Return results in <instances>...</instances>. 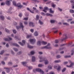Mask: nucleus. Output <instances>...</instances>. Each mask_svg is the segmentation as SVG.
I'll list each match as a JSON object with an SVG mask.
<instances>
[{
	"instance_id": "4be33fe9",
	"label": "nucleus",
	"mask_w": 74,
	"mask_h": 74,
	"mask_svg": "<svg viewBox=\"0 0 74 74\" xmlns=\"http://www.w3.org/2000/svg\"><path fill=\"white\" fill-rule=\"evenodd\" d=\"M36 60V58L34 56H32V62H35Z\"/></svg>"
},
{
	"instance_id": "774afa93",
	"label": "nucleus",
	"mask_w": 74,
	"mask_h": 74,
	"mask_svg": "<svg viewBox=\"0 0 74 74\" xmlns=\"http://www.w3.org/2000/svg\"><path fill=\"white\" fill-rule=\"evenodd\" d=\"M35 12H36L38 13V10H37V9H36V10H35Z\"/></svg>"
},
{
	"instance_id": "393cba45",
	"label": "nucleus",
	"mask_w": 74,
	"mask_h": 74,
	"mask_svg": "<svg viewBox=\"0 0 74 74\" xmlns=\"http://www.w3.org/2000/svg\"><path fill=\"white\" fill-rule=\"evenodd\" d=\"M50 13H52V14H53L54 13V12L52 10V9L50 8L49 9Z\"/></svg>"
},
{
	"instance_id": "79ce46f5",
	"label": "nucleus",
	"mask_w": 74,
	"mask_h": 74,
	"mask_svg": "<svg viewBox=\"0 0 74 74\" xmlns=\"http://www.w3.org/2000/svg\"><path fill=\"white\" fill-rule=\"evenodd\" d=\"M32 37V35H27V38H30V37Z\"/></svg>"
},
{
	"instance_id": "aec40b11",
	"label": "nucleus",
	"mask_w": 74,
	"mask_h": 74,
	"mask_svg": "<svg viewBox=\"0 0 74 74\" xmlns=\"http://www.w3.org/2000/svg\"><path fill=\"white\" fill-rule=\"evenodd\" d=\"M13 5H14V6L16 7L17 6V5L16 4V2L14 1L12 2Z\"/></svg>"
},
{
	"instance_id": "8fccbe9b",
	"label": "nucleus",
	"mask_w": 74,
	"mask_h": 74,
	"mask_svg": "<svg viewBox=\"0 0 74 74\" xmlns=\"http://www.w3.org/2000/svg\"><path fill=\"white\" fill-rule=\"evenodd\" d=\"M58 42H59V40H56L55 43H56V44H58Z\"/></svg>"
},
{
	"instance_id": "412c9836",
	"label": "nucleus",
	"mask_w": 74,
	"mask_h": 74,
	"mask_svg": "<svg viewBox=\"0 0 74 74\" xmlns=\"http://www.w3.org/2000/svg\"><path fill=\"white\" fill-rule=\"evenodd\" d=\"M4 69H6V71L7 73H9L10 72V69L7 68H4Z\"/></svg>"
},
{
	"instance_id": "2eb2a0df",
	"label": "nucleus",
	"mask_w": 74,
	"mask_h": 74,
	"mask_svg": "<svg viewBox=\"0 0 74 74\" xmlns=\"http://www.w3.org/2000/svg\"><path fill=\"white\" fill-rule=\"evenodd\" d=\"M21 63L23 65V66H26L27 62H21Z\"/></svg>"
},
{
	"instance_id": "2f4dec72",
	"label": "nucleus",
	"mask_w": 74,
	"mask_h": 74,
	"mask_svg": "<svg viewBox=\"0 0 74 74\" xmlns=\"http://www.w3.org/2000/svg\"><path fill=\"white\" fill-rule=\"evenodd\" d=\"M24 23L25 25H27L28 24V22H27V21H25L24 22Z\"/></svg>"
},
{
	"instance_id": "39448f33",
	"label": "nucleus",
	"mask_w": 74,
	"mask_h": 74,
	"mask_svg": "<svg viewBox=\"0 0 74 74\" xmlns=\"http://www.w3.org/2000/svg\"><path fill=\"white\" fill-rule=\"evenodd\" d=\"M54 68L55 69H57L58 71H59L61 68L60 66L58 65L57 66H54Z\"/></svg>"
},
{
	"instance_id": "13d9d810",
	"label": "nucleus",
	"mask_w": 74,
	"mask_h": 74,
	"mask_svg": "<svg viewBox=\"0 0 74 74\" xmlns=\"http://www.w3.org/2000/svg\"><path fill=\"white\" fill-rule=\"evenodd\" d=\"M5 5V3L3 2L1 3V5Z\"/></svg>"
},
{
	"instance_id": "680f3d73",
	"label": "nucleus",
	"mask_w": 74,
	"mask_h": 74,
	"mask_svg": "<svg viewBox=\"0 0 74 74\" xmlns=\"http://www.w3.org/2000/svg\"><path fill=\"white\" fill-rule=\"evenodd\" d=\"M54 46V47H58V44H56L55 45H53Z\"/></svg>"
},
{
	"instance_id": "052dcab7",
	"label": "nucleus",
	"mask_w": 74,
	"mask_h": 74,
	"mask_svg": "<svg viewBox=\"0 0 74 74\" xmlns=\"http://www.w3.org/2000/svg\"><path fill=\"white\" fill-rule=\"evenodd\" d=\"M49 74H55V73L53 72H50Z\"/></svg>"
},
{
	"instance_id": "bb28decb",
	"label": "nucleus",
	"mask_w": 74,
	"mask_h": 74,
	"mask_svg": "<svg viewBox=\"0 0 74 74\" xmlns=\"http://www.w3.org/2000/svg\"><path fill=\"white\" fill-rule=\"evenodd\" d=\"M65 36L66 37V38H64L63 39H61V41H64V40H65L66 39V37H67L66 36V34H65Z\"/></svg>"
},
{
	"instance_id": "de8ad7c7",
	"label": "nucleus",
	"mask_w": 74,
	"mask_h": 74,
	"mask_svg": "<svg viewBox=\"0 0 74 74\" xmlns=\"http://www.w3.org/2000/svg\"><path fill=\"white\" fill-rule=\"evenodd\" d=\"M18 15L20 17H22V13H20Z\"/></svg>"
},
{
	"instance_id": "f704fd0d",
	"label": "nucleus",
	"mask_w": 74,
	"mask_h": 74,
	"mask_svg": "<svg viewBox=\"0 0 74 74\" xmlns=\"http://www.w3.org/2000/svg\"><path fill=\"white\" fill-rule=\"evenodd\" d=\"M63 25H66V26H69V24L66 23H63Z\"/></svg>"
},
{
	"instance_id": "f3484780",
	"label": "nucleus",
	"mask_w": 74,
	"mask_h": 74,
	"mask_svg": "<svg viewBox=\"0 0 74 74\" xmlns=\"http://www.w3.org/2000/svg\"><path fill=\"white\" fill-rule=\"evenodd\" d=\"M0 19L2 21H4L5 19L4 17L3 16H0Z\"/></svg>"
},
{
	"instance_id": "6ab92c4d",
	"label": "nucleus",
	"mask_w": 74,
	"mask_h": 74,
	"mask_svg": "<svg viewBox=\"0 0 74 74\" xmlns=\"http://www.w3.org/2000/svg\"><path fill=\"white\" fill-rule=\"evenodd\" d=\"M27 47L29 48H30V49H32V48H33V46H31L27 44Z\"/></svg>"
},
{
	"instance_id": "e2e57ef3",
	"label": "nucleus",
	"mask_w": 74,
	"mask_h": 74,
	"mask_svg": "<svg viewBox=\"0 0 74 74\" xmlns=\"http://www.w3.org/2000/svg\"><path fill=\"white\" fill-rule=\"evenodd\" d=\"M6 47H7V48L9 47V45H8V44L7 43L6 44Z\"/></svg>"
},
{
	"instance_id": "5fc2aeb1",
	"label": "nucleus",
	"mask_w": 74,
	"mask_h": 74,
	"mask_svg": "<svg viewBox=\"0 0 74 74\" xmlns=\"http://www.w3.org/2000/svg\"><path fill=\"white\" fill-rule=\"evenodd\" d=\"M1 63L2 64H3V65H4L5 64V62L4 61H2L1 62Z\"/></svg>"
},
{
	"instance_id": "0eeeda50",
	"label": "nucleus",
	"mask_w": 74,
	"mask_h": 74,
	"mask_svg": "<svg viewBox=\"0 0 74 74\" xmlns=\"http://www.w3.org/2000/svg\"><path fill=\"white\" fill-rule=\"evenodd\" d=\"M50 44L49 43H48L47 46L44 47H42V49H44L45 48V49H49V46L50 45Z\"/></svg>"
},
{
	"instance_id": "a19ab883",
	"label": "nucleus",
	"mask_w": 74,
	"mask_h": 74,
	"mask_svg": "<svg viewBox=\"0 0 74 74\" xmlns=\"http://www.w3.org/2000/svg\"><path fill=\"white\" fill-rule=\"evenodd\" d=\"M13 49H14V51L16 52H17V51H18V50L16 48H13Z\"/></svg>"
},
{
	"instance_id": "9b49d317",
	"label": "nucleus",
	"mask_w": 74,
	"mask_h": 74,
	"mask_svg": "<svg viewBox=\"0 0 74 74\" xmlns=\"http://www.w3.org/2000/svg\"><path fill=\"white\" fill-rule=\"evenodd\" d=\"M44 9L42 10V11L45 12H47V10H48V8L47 7H45L44 8Z\"/></svg>"
},
{
	"instance_id": "f03ea898",
	"label": "nucleus",
	"mask_w": 74,
	"mask_h": 74,
	"mask_svg": "<svg viewBox=\"0 0 74 74\" xmlns=\"http://www.w3.org/2000/svg\"><path fill=\"white\" fill-rule=\"evenodd\" d=\"M20 26H18L16 27L17 30H19L20 29H21V27L22 28V30H23V28L24 27V26L23 25V24L22 23H20Z\"/></svg>"
},
{
	"instance_id": "a211bd4d",
	"label": "nucleus",
	"mask_w": 74,
	"mask_h": 74,
	"mask_svg": "<svg viewBox=\"0 0 74 74\" xmlns=\"http://www.w3.org/2000/svg\"><path fill=\"white\" fill-rule=\"evenodd\" d=\"M34 35L35 36H38V33L37 31H36L34 33Z\"/></svg>"
},
{
	"instance_id": "c85d7f7f",
	"label": "nucleus",
	"mask_w": 74,
	"mask_h": 74,
	"mask_svg": "<svg viewBox=\"0 0 74 74\" xmlns=\"http://www.w3.org/2000/svg\"><path fill=\"white\" fill-rule=\"evenodd\" d=\"M32 3H36L37 2V0H32Z\"/></svg>"
},
{
	"instance_id": "dca6fc26",
	"label": "nucleus",
	"mask_w": 74,
	"mask_h": 74,
	"mask_svg": "<svg viewBox=\"0 0 74 74\" xmlns=\"http://www.w3.org/2000/svg\"><path fill=\"white\" fill-rule=\"evenodd\" d=\"M27 9L28 11H30V12H31V13H32V14H34V12L31 11V10H30V8H27Z\"/></svg>"
},
{
	"instance_id": "bf43d9fd",
	"label": "nucleus",
	"mask_w": 74,
	"mask_h": 74,
	"mask_svg": "<svg viewBox=\"0 0 74 74\" xmlns=\"http://www.w3.org/2000/svg\"><path fill=\"white\" fill-rule=\"evenodd\" d=\"M52 6L53 8H55V4H52Z\"/></svg>"
},
{
	"instance_id": "49530a36",
	"label": "nucleus",
	"mask_w": 74,
	"mask_h": 74,
	"mask_svg": "<svg viewBox=\"0 0 74 74\" xmlns=\"http://www.w3.org/2000/svg\"><path fill=\"white\" fill-rule=\"evenodd\" d=\"M4 52V51L3 50L1 51V53H0V55H2L3 53Z\"/></svg>"
},
{
	"instance_id": "c03bdc74",
	"label": "nucleus",
	"mask_w": 74,
	"mask_h": 74,
	"mask_svg": "<svg viewBox=\"0 0 74 74\" xmlns=\"http://www.w3.org/2000/svg\"><path fill=\"white\" fill-rule=\"evenodd\" d=\"M21 53H22V52L19 51L17 53V55H21Z\"/></svg>"
},
{
	"instance_id": "5701e85b",
	"label": "nucleus",
	"mask_w": 74,
	"mask_h": 74,
	"mask_svg": "<svg viewBox=\"0 0 74 74\" xmlns=\"http://www.w3.org/2000/svg\"><path fill=\"white\" fill-rule=\"evenodd\" d=\"M54 62V63H60V62H61V61L60 60H56Z\"/></svg>"
},
{
	"instance_id": "09e8293b",
	"label": "nucleus",
	"mask_w": 74,
	"mask_h": 74,
	"mask_svg": "<svg viewBox=\"0 0 74 74\" xmlns=\"http://www.w3.org/2000/svg\"><path fill=\"white\" fill-rule=\"evenodd\" d=\"M72 53H71V55H73V54H74V51L73 50H72L71 51Z\"/></svg>"
},
{
	"instance_id": "37998d69",
	"label": "nucleus",
	"mask_w": 74,
	"mask_h": 74,
	"mask_svg": "<svg viewBox=\"0 0 74 74\" xmlns=\"http://www.w3.org/2000/svg\"><path fill=\"white\" fill-rule=\"evenodd\" d=\"M48 69H52V66L51 65H49L48 67Z\"/></svg>"
},
{
	"instance_id": "f8f14e48",
	"label": "nucleus",
	"mask_w": 74,
	"mask_h": 74,
	"mask_svg": "<svg viewBox=\"0 0 74 74\" xmlns=\"http://www.w3.org/2000/svg\"><path fill=\"white\" fill-rule=\"evenodd\" d=\"M4 40L5 41H10V40H12V39L11 38H10L9 39L7 38H5Z\"/></svg>"
},
{
	"instance_id": "4d7b16f0",
	"label": "nucleus",
	"mask_w": 74,
	"mask_h": 74,
	"mask_svg": "<svg viewBox=\"0 0 74 74\" xmlns=\"http://www.w3.org/2000/svg\"><path fill=\"white\" fill-rule=\"evenodd\" d=\"M72 20H73V19H71L68 20H67V21L68 22H69V21H72Z\"/></svg>"
},
{
	"instance_id": "58836bf2",
	"label": "nucleus",
	"mask_w": 74,
	"mask_h": 74,
	"mask_svg": "<svg viewBox=\"0 0 74 74\" xmlns=\"http://www.w3.org/2000/svg\"><path fill=\"white\" fill-rule=\"evenodd\" d=\"M70 13H74V10H70Z\"/></svg>"
},
{
	"instance_id": "4468645a",
	"label": "nucleus",
	"mask_w": 74,
	"mask_h": 74,
	"mask_svg": "<svg viewBox=\"0 0 74 74\" xmlns=\"http://www.w3.org/2000/svg\"><path fill=\"white\" fill-rule=\"evenodd\" d=\"M29 26H32V27H34V25L33 24V22H30L29 23Z\"/></svg>"
},
{
	"instance_id": "e433bc0d",
	"label": "nucleus",
	"mask_w": 74,
	"mask_h": 74,
	"mask_svg": "<svg viewBox=\"0 0 74 74\" xmlns=\"http://www.w3.org/2000/svg\"><path fill=\"white\" fill-rule=\"evenodd\" d=\"M60 57H61V56L59 55H58L57 56H56V58L57 59H59V58H60Z\"/></svg>"
},
{
	"instance_id": "338daca9",
	"label": "nucleus",
	"mask_w": 74,
	"mask_h": 74,
	"mask_svg": "<svg viewBox=\"0 0 74 74\" xmlns=\"http://www.w3.org/2000/svg\"><path fill=\"white\" fill-rule=\"evenodd\" d=\"M70 2L71 3H72V4H74V1H72L71 0L70 1Z\"/></svg>"
},
{
	"instance_id": "a878e982",
	"label": "nucleus",
	"mask_w": 74,
	"mask_h": 74,
	"mask_svg": "<svg viewBox=\"0 0 74 74\" xmlns=\"http://www.w3.org/2000/svg\"><path fill=\"white\" fill-rule=\"evenodd\" d=\"M34 53H35V52L33 51H32L30 52V54L32 55H34Z\"/></svg>"
},
{
	"instance_id": "0e129e2a",
	"label": "nucleus",
	"mask_w": 74,
	"mask_h": 74,
	"mask_svg": "<svg viewBox=\"0 0 74 74\" xmlns=\"http://www.w3.org/2000/svg\"><path fill=\"white\" fill-rule=\"evenodd\" d=\"M64 64H68V62H64Z\"/></svg>"
},
{
	"instance_id": "c756f323",
	"label": "nucleus",
	"mask_w": 74,
	"mask_h": 74,
	"mask_svg": "<svg viewBox=\"0 0 74 74\" xmlns=\"http://www.w3.org/2000/svg\"><path fill=\"white\" fill-rule=\"evenodd\" d=\"M39 19V16H38V15H37L36 16V20L38 21Z\"/></svg>"
},
{
	"instance_id": "c9c22d12",
	"label": "nucleus",
	"mask_w": 74,
	"mask_h": 74,
	"mask_svg": "<svg viewBox=\"0 0 74 74\" xmlns=\"http://www.w3.org/2000/svg\"><path fill=\"white\" fill-rule=\"evenodd\" d=\"M65 58H71V56H64Z\"/></svg>"
},
{
	"instance_id": "6e6552de",
	"label": "nucleus",
	"mask_w": 74,
	"mask_h": 74,
	"mask_svg": "<svg viewBox=\"0 0 74 74\" xmlns=\"http://www.w3.org/2000/svg\"><path fill=\"white\" fill-rule=\"evenodd\" d=\"M12 1V0H10L9 1L7 0L6 1V4L8 5H10V3Z\"/></svg>"
},
{
	"instance_id": "7ed1b4c3",
	"label": "nucleus",
	"mask_w": 74,
	"mask_h": 74,
	"mask_svg": "<svg viewBox=\"0 0 74 74\" xmlns=\"http://www.w3.org/2000/svg\"><path fill=\"white\" fill-rule=\"evenodd\" d=\"M17 7L18 8V10H19V9H21V8H23V5H21V3H18L17 4Z\"/></svg>"
},
{
	"instance_id": "4c0bfd02",
	"label": "nucleus",
	"mask_w": 74,
	"mask_h": 74,
	"mask_svg": "<svg viewBox=\"0 0 74 74\" xmlns=\"http://www.w3.org/2000/svg\"><path fill=\"white\" fill-rule=\"evenodd\" d=\"M66 68H64L63 69V70H62V73H63V72H64V71H66Z\"/></svg>"
},
{
	"instance_id": "69168bd1",
	"label": "nucleus",
	"mask_w": 74,
	"mask_h": 74,
	"mask_svg": "<svg viewBox=\"0 0 74 74\" xmlns=\"http://www.w3.org/2000/svg\"><path fill=\"white\" fill-rule=\"evenodd\" d=\"M46 16H49V15H50V14L48 13H47L46 14Z\"/></svg>"
},
{
	"instance_id": "ea45409f",
	"label": "nucleus",
	"mask_w": 74,
	"mask_h": 74,
	"mask_svg": "<svg viewBox=\"0 0 74 74\" xmlns=\"http://www.w3.org/2000/svg\"><path fill=\"white\" fill-rule=\"evenodd\" d=\"M28 19H29L28 17H25L24 18L23 20H25V21H27L28 20Z\"/></svg>"
},
{
	"instance_id": "603ef678",
	"label": "nucleus",
	"mask_w": 74,
	"mask_h": 74,
	"mask_svg": "<svg viewBox=\"0 0 74 74\" xmlns=\"http://www.w3.org/2000/svg\"><path fill=\"white\" fill-rule=\"evenodd\" d=\"M8 65H12V62H9L8 63Z\"/></svg>"
},
{
	"instance_id": "864d4df0",
	"label": "nucleus",
	"mask_w": 74,
	"mask_h": 74,
	"mask_svg": "<svg viewBox=\"0 0 74 74\" xmlns=\"http://www.w3.org/2000/svg\"><path fill=\"white\" fill-rule=\"evenodd\" d=\"M58 9L60 11H62V9H60V8H58Z\"/></svg>"
},
{
	"instance_id": "423d86ee",
	"label": "nucleus",
	"mask_w": 74,
	"mask_h": 74,
	"mask_svg": "<svg viewBox=\"0 0 74 74\" xmlns=\"http://www.w3.org/2000/svg\"><path fill=\"white\" fill-rule=\"evenodd\" d=\"M22 43L21 42H19L18 43L19 44L21 45V46H23V45H25V40H23L22 41Z\"/></svg>"
},
{
	"instance_id": "3c124183",
	"label": "nucleus",
	"mask_w": 74,
	"mask_h": 74,
	"mask_svg": "<svg viewBox=\"0 0 74 74\" xmlns=\"http://www.w3.org/2000/svg\"><path fill=\"white\" fill-rule=\"evenodd\" d=\"M30 31L32 32V33H33V32H34V29H31L30 30Z\"/></svg>"
},
{
	"instance_id": "7c9ffc66",
	"label": "nucleus",
	"mask_w": 74,
	"mask_h": 74,
	"mask_svg": "<svg viewBox=\"0 0 74 74\" xmlns=\"http://www.w3.org/2000/svg\"><path fill=\"white\" fill-rule=\"evenodd\" d=\"M50 22L51 23H55V21L53 20H51L50 21Z\"/></svg>"
},
{
	"instance_id": "9d476101",
	"label": "nucleus",
	"mask_w": 74,
	"mask_h": 74,
	"mask_svg": "<svg viewBox=\"0 0 74 74\" xmlns=\"http://www.w3.org/2000/svg\"><path fill=\"white\" fill-rule=\"evenodd\" d=\"M12 44V45H14V46H16V47H19V45H18V44H17L16 43H10V44Z\"/></svg>"
},
{
	"instance_id": "a18cd8bd",
	"label": "nucleus",
	"mask_w": 74,
	"mask_h": 74,
	"mask_svg": "<svg viewBox=\"0 0 74 74\" xmlns=\"http://www.w3.org/2000/svg\"><path fill=\"white\" fill-rule=\"evenodd\" d=\"M13 32L14 34H16V31L15 30H13Z\"/></svg>"
},
{
	"instance_id": "6e6d98bb",
	"label": "nucleus",
	"mask_w": 74,
	"mask_h": 74,
	"mask_svg": "<svg viewBox=\"0 0 74 74\" xmlns=\"http://www.w3.org/2000/svg\"><path fill=\"white\" fill-rule=\"evenodd\" d=\"M42 15H43L44 16H45V14L44 13L42 12L41 13Z\"/></svg>"
},
{
	"instance_id": "72a5a7b5",
	"label": "nucleus",
	"mask_w": 74,
	"mask_h": 74,
	"mask_svg": "<svg viewBox=\"0 0 74 74\" xmlns=\"http://www.w3.org/2000/svg\"><path fill=\"white\" fill-rule=\"evenodd\" d=\"M5 31L6 32H7V33H9V32H10V31H9L8 29H7L6 28H5Z\"/></svg>"
},
{
	"instance_id": "f257e3e1",
	"label": "nucleus",
	"mask_w": 74,
	"mask_h": 74,
	"mask_svg": "<svg viewBox=\"0 0 74 74\" xmlns=\"http://www.w3.org/2000/svg\"><path fill=\"white\" fill-rule=\"evenodd\" d=\"M39 58L40 59V62H42L45 61V64L47 65L49 63V62L48 60H47V59L45 58H43L42 56H39Z\"/></svg>"
},
{
	"instance_id": "473e14b6",
	"label": "nucleus",
	"mask_w": 74,
	"mask_h": 74,
	"mask_svg": "<svg viewBox=\"0 0 74 74\" xmlns=\"http://www.w3.org/2000/svg\"><path fill=\"white\" fill-rule=\"evenodd\" d=\"M39 23L40 24V25H43V23L40 20H39Z\"/></svg>"
},
{
	"instance_id": "b1692460",
	"label": "nucleus",
	"mask_w": 74,
	"mask_h": 74,
	"mask_svg": "<svg viewBox=\"0 0 74 74\" xmlns=\"http://www.w3.org/2000/svg\"><path fill=\"white\" fill-rule=\"evenodd\" d=\"M42 43L43 45H46V44H47V42L44 41H42Z\"/></svg>"
},
{
	"instance_id": "ddd939ff",
	"label": "nucleus",
	"mask_w": 74,
	"mask_h": 74,
	"mask_svg": "<svg viewBox=\"0 0 74 74\" xmlns=\"http://www.w3.org/2000/svg\"><path fill=\"white\" fill-rule=\"evenodd\" d=\"M41 43H42V41L39 40L38 41L37 45L39 46H40L41 44Z\"/></svg>"
},
{
	"instance_id": "cd10ccee",
	"label": "nucleus",
	"mask_w": 74,
	"mask_h": 74,
	"mask_svg": "<svg viewBox=\"0 0 74 74\" xmlns=\"http://www.w3.org/2000/svg\"><path fill=\"white\" fill-rule=\"evenodd\" d=\"M43 66H44V65L42 64H40L38 65V67H43Z\"/></svg>"
},
{
	"instance_id": "1a4fd4ad",
	"label": "nucleus",
	"mask_w": 74,
	"mask_h": 74,
	"mask_svg": "<svg viewBox=\"0 0 74 74\" xmlns=\"http://www.w3.org/2000/svg\"><path fill=\"white\" fill-rule=\"evenodd\" d=\"M74 66V63H71L70 65L69 66L68 65H67L66 66L67 67L69 68H70V67H71L72 66Z\"/></svg>"
},
{
	"instance_id": "20e7f679",
	"label": "nucleus",
	"mask_w": 74,
	"mask_h": 74,
	"mask_svg": "<svg viewBox=\"0 0 74 74\" xmlns=\"http://www.w3.org/2000/svg\"><path fill=\"white\" fill-rule=\"evenodd\" d=\"M29 41L31 44H34L36 42V39H30Z\"/></svg>"
}]
</instances>
